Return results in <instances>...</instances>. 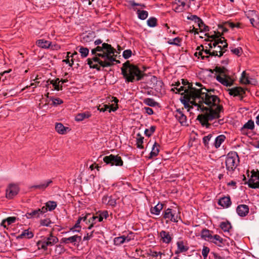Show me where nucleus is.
Instances as JSON below:
<instances>
[{"label": "nucleus", "mask_w": 259, "mask_h": 259, "mask_svg": "<svg viewBox=\"0 0 259 259\" xmlns=\"http://www.w3.org/2000/svg\"><path fill=\"white\" fill-rule=\"evenodd\" d=\"M202 90V89H199L191 92L192 97L194 98L192 103L196 107V110L202 112L198 115L197 119L202 125L208 127L209 121L220 117L222 107L219 105L220 99L212 94L213 90L208 91L204 89L207 91L206 93Z\"/></svg>", "instance_id": "1"}, {"label": "nucleus", "mask_w": 259, "mask_h": 259, "mask_svg": "<svg viewBox=\"0 0 259 259\" xmlns=\"http://www.w3.org/2000/svg\"><path fill=\"white\" fill-rule=\"evenodd\" d=\"M102 42L100 39L95 41V45L98 46L91 50L92 55L94 56L87 59L90 67L98 71L101 70V67L112 66L114 62L117 61L115 55L116 50L111 45L105 42L101 46H99Z\"/></svg>", "instance_id": "2"}, {"label": "nucleus", "mask_w": 259, "mask_h": 259, "mask_svg": "<svg viewBox=\"0 0 259 259\" xmlns=\"http://www.w3.org/2000/svg\"><path fill=\"white\" fill-rule=\"evenodd\" d=\"M122 74L126 82H134L142 79L144 74L137 66L131 64L128 62L123 64Z\"/></svg>", "instance_id": "3"}, {"label": "nucleus", "mask_w": 259, "mask_h": 259, "mask_svg": "<svg viewBox=\"0 0 259 259\" xmlns=\"http://www.w3.org/2000/svg\"><path fill=\"white\" fill-rule=\"evenodd\" d=\"M218 74L216 75L217 80L224 85L230 87L233 84L234 79L232 78L230 72L224 66L217 67L215 69Z\"/></svg>", "instance_id": "4"}, {"label": "nucleus", "mask_w": 259, "mask_h": 259, "mask_svg": "<svg viewBox=\"0 0 259 259\" xmlns=\"http://www.w3.org/2000/svg\"><path fill=\"white\" fill-rule=\"evenodd\" d=\"M212 41V42L208 44L209 49L207 50L205 49V50L204 51L205 54L206 55L209 54V57L218 56L220 57L223 56L226 50H224L222 48V46L218 45L217 42L213 41Z\"/></svg>", "instance_id": "5"}, {"label": "nucleus", "mask_w": 259, "mask_h": 259, "mask_svg": "<svg viewBox=\"0 0 259 259\" xmlns=\"http://www.w3.org/2000/svg\"><path fill=\"white\" fill-rule=\"evenodd\" d=\"M239 162V157L236 152L229 153L226 159L227 169L229 171H234L238 165Z\"/></svg>", "instance_id": "6"}, {"label": "nucleus", "mask_w": 259, "mask_h": 259, "mask_svg": "<svg viewBox=\"0 0 259 259\" xmlns=\"http://www.w3.org/2000/svg\"><path fill=\"white\" fill-rule=\"evenodd\" d=\"M104 162L110 166H121L123 165V162L120 156L116 155L110 154L105 156L103 158Z\"/></svg>", "instance_id": "7"}, {"label": "nucleus", "mask_w": 259, "mask_h": 259, "mask_svg": "<svg viewBox=\"0 0 259 259\" xmlns=\"http://www.w3.org/2000/svg\"><path fill=\"white\" fill-rule=\"evenodd\" d=\"M163 218L171 222L177 223L180 219V212L177 209H166L163 213Z\"/></svg>", "instance_id": "8"}, {"label": "nucleus", "mask_w": 259, "mask_h": 259, "mask_svg": "<svg viewBox=\"0 0 259 259\" xmlns=\"http://www.w3.org/2000/svg\"><path fill=\"white\" fill-rule=\"evenodd\" d=\"M112 100L111 101L114 102L115 106L114 104H112L110 106L106 104L100 105L98 108V110L101 112H105L108 110L109 112H111L112 111H116L118 108L117 103L118 102V100L115 97H112Z\"/></svg>", "instance_id": "9"}, {"label": "nucleus", "mask_w": 259, "mask_h": 259, "mask_svg": "<svg viewBox=\"0 0 259 259\" xmlns=\"http://www.w3.org/2000/svg\"><path fill=\"white\" fill-rule=\"evenodd\" d=\"M19 191V188L16 184H10L6 190V197L8 199H12L16 196Z\"/></svg>", "instance_id": "10"}, {"label": "nucleus", "mask_w": 259, "mask_h": 259, "mask_svg": "<svg viewBox=\"0 0 259 259\" xmlns=\"http://www.w3.org/2000/svg\"><path fill=\"white\" fill-rule=\"evenodd\" d=\"M251 178L248 182V186L251 188H259V171H252Z\"/></svg>", "instance_id": "11"}, {"label": "nucleus", "mask_w": 259, "mask_h": 259, "mask_svg": "<svg viewBox=\"0 0 259 259\" xmlns=\"http://www.w3.org/2000/svg\"><path fill=\"white\" fill-rule=\"evenodd\" d=\"M193 91V90L190 91V95L186 97L184 96L186 99H184L181 100V102L184 105L185 108L188 109V111H190V108H195L196 110V107L192 103V102L194 101V98L192 97L191 95V92H192Z\"/></svg>", "instance_id": "12"}, {"label": "nucleus", "mask_w": 259, "mask_h": 259, "mask_svg": "<svg viewBox=\"0 0 259 259\" xmlns=\"http://www.w3.org/2000/svg\"><path fill=\"white\" fill-rule=\"evenodd\" d=\"M229 94L231 96H239L240 100L243 98V95L245 94V90L241 87H235L228 90Z\"/></svg>", "instance_id": "13"}, {"label": "nucleus", "mask_w": 259, "mask_h": 259, "mask_svg": "<svg viewBox=\"0 0 259 259\" xmlns=\"http://www.w3.org/2000/svg\"><path fill=\"white\" fill-rule=\"evenodd\" d=\"M197 90V89H195L194 88H191L189 89V85L187 87H184L183 85H180L179 87H175L171 89L174 92L176 91V93H179L181 95H183L184 93H186V95L185 96H187L190 95V93L191 90Z\"/></svg>", "instance_id": "14"}, {"label": "nucleus", "mask_w": 259, "mask_h": 259, "mask_svg": "<svg viewBox=\"0 0 259 259\" xmlns=\"http://www.w3.org/2000/svg\"><path fill=\"white\" fill-rule=\"evenodd\" d=\"M52 183L53 181L51 179H47L41 182L39 184L31 186L30 188L44 191Z\"/></svg>", "instance_id": "15"}, {"label": "nucleus", "mask_w": 259, "mask_h": 259, "mask_svg": "<svg viewBox=\"0 0 259 259\" xmlns=\"http://www.w3.org/2000/svg\"><path fill=\"white\" fill-rule=\"evenodd\" d=\"M132 236H125L122 235L119 237H117L114 239V244L115 245H120L124 243H127L133 239Z\"/></svg>", "instance_id": "16"}, {"label": "nucleus", "mask_w": 259, "mask_h": 259, "mask_svg": "<svg viewBox=\"0 0 259 259\" xmlns=\"http://www.w3.org/2000/svg\"><path fill=\"white\" fill-rule=\"evenodd\" d=\"M175 116L183 125L187 124V117L181 109H177L175 112Z\"/></svg>", "instance_id": "17"}, {"label": "nucleus", "mask_w": 259, "mask_h": 259, "mask_svg": "<svg viewBox=\"0 0 259 259\" xmlns=\"http://www.w3.org/2000/svg\"><path fill=\"white\" fill-rule=\"evenodd\" d=\"M236 211L238 215L241 217H244L247 215L248 213L249 207L247 205L240 204L237 206Z\"/></svg>", "instance_id": "18"}, {"label": "nucleus", "mask_w": 259, "mask_h": 259, "mask_svg": "<svg viewBox=\"0 0 259 259\" xmlns=\"http://www.w3.org/2000/svg\"><path fill=\"white\" fill-rule=\"evenodd\" d=\"M159 236L162 241L166 244L169 243L172 239V235L168 232L164 230L159 233Z\"/></svg>", "instance_id": "19"}, {"label": "nucleus", "mask_w": 259, "mask_h": 259, "mask_svg": "<svg viewBox=\"0 0 259 259\" xmlns=\"http://www.w3.org/2000/svg\"><path fill=\"white\" fill-rule=\"evenodd\" d=\"M176 244L177 245V249L175 251V254L184 253L187 251L189 249V247L185 245L183 241H178Z\"/></svg>", "instance_id": "20"}, {"label": "nucleus", "mask_w": 259, "mask_h": 259, "mask_svg": "<svg viewBox=\"0 0 259 259\" xmlns=\"http://www.w3.org/2000/svg\"><path fill=\"white\" fill-rule=\"evenodd\" d=\"M254 127V122L251 120H249L241 128L240 131L242 134L245 135L247 134L248 130H253Z\"/></svg>", "instance_id": "21"}, {"label": "nucleus", "mask_w": 259, "mask_h": 259, "mask_svg": "<svg viewBox=\"0 0 259 259\" xmlns=\"http://www.w3.org/2000/svg\"><path fill=\"white\" fill-rule=\"evenodd\" d=\"M197 50L198 51V52H196L194 54V55L196 57H198V58L200 57L202 60L207 59L210 57L209 55L204 56L203 54H205L204 51L205 49H204V47L202 45L198 47Z\"/></svg>", "instance_id": "22"}, {"label": "nucleus", "mask_w": 259, "mask_h": 259, "mask_svg": "<svg viewBox=\"0 0 259 259\" xmlns=\"http://www.w3.org/2000/svg\"><path fill=\"white\" fill-rule=\"evenodd\" d=\"M37 245L39 249H42L45 250H47L48 246H53L52 244L47 240L46 237H45L42 240L38 241L37 243Z\"/></svg>", "instance_id": "23"}, {"label": "nucleus", "mask_w": 259, "mask_h": 259, "mask_svg": "<svg viewBox=\"0 0 259 259\" xmlns=\"http://www.w3.org/2000/svg\"><path fill=\"white\" fill-rule=\"evenodd\" d=\"M211 38L213 39V41L217 42L218 45L222 46V48L224 50H226V48L228 47V44L226 42V40L224 38L223 40H222L221 38H219V36H217L216 35H212Z\"/></svg>", "instance_id": "24"}, {"label": "nucleus", "mask_w": 259, "mask_h": 259, "mask_svg": "<svg viewBox=\"0 0 259 259\" xmlns=\"http://www.w3.org/2000/svg\"><path fill=\"white\" fill-rule=\"evenodd\" d=\"M102 202L106 205L114 206L116 204V200L111 196H104L102 198Z\"/></svg>", "instance_id": "25"}, {"label": "nucleus", "mask_w": 259, "mask_h": 259, "mask_svg": "<svg viewBox=\"0 0 259 259\" xmlns=\"http://www.w3.org/2000/svg\"><path fill=\"white\" fill-rule=\"evenodd\" d=\"M92 114L89 111H85L77 114L75 116V120L81 121L85 119L89 118L91 116Z\"/></svg>", "instance_id": "26"}, {"label": "nucleus", "mask_w": 259, "mask_h": 259, "mask_svg": "<svg viewBox=\"0 0 259 259\" xmlns=\"http://www.w3.org/2000/svg\"><path fill=\"white\" fill-rule=\"evenodd\" d=\"M34 235L31 231L29 229L24 230L22 233L17 237L18 239H31L33 237Z\"/></svg>", "instance_id": "27"}, {"label": "nucleus", "mask_w": 259, "mask_h": 259, "mask_svg": "<svg viewBox=\"0 0 259 259\" xmlns=\"http://www.w3.org/2000/svg\"><path fill=\"white\" fill-rule=\"evenodd\" d=\"M218 204L224 207H229L231 204V201L230 197H224L221 198L219 200Z\"/></svg>", "instance_id": "28"}, {"label": "nucleus", "mask_w": 259, "mask_h": 259, "mask_svg": "<svg viewBox=\"0 0 259 259\" xmlns=\"http://www.w3.org/2000/svg\"><path fill=\"white\" fill-rule=\"evenodd\" d=\"M251 13L254 14V16L249 18V21L253 27L259 28V15L255 12L252 11Z\"/></svg>", "instance_id": "29"}, {"label": "nucleus", "mask_w": 259, "mask_h": 259, "mask_svg": "<svg viewBox=\"0 0 259 259\" xmlns=\"http://www.w3.org/2000/svg\"><path fill=\"white\" fill-rule=\"evenodd\" d=\"M51 42L45 40V39H39L36 41V45L38 47L43 49H48L51 46Z\"/></svg>", "instance_id": "30"}, {"label": "nucleus", "mask_w": 259, "mask_h": 259, "mask_svg": "<svg viewBox=\"0 0 259 259\" xmlns=\"http://www.w3.org/2000/svg\"><path fill=\"white\" fill-rule=\"evenodd\" d=\"M208 241L213 243L217 245L221 246V244L223 242V239L218 235H214L208 239Z\"/></svg>", "instance_id": "31"}, {"label": "nucleus", "mask_w": 259, "mask_h": 259, "mask_svg": "<svg viewBox=\"0 0 259 259\" xmlns=\"http://www.w3.org/2000/svg\"><path fill=\"white\" fill-rule=\"evenodd\" d=\"M40 215V210H38V209L31 210L26 213V217L28 219L39 218Z\"/></svg>", "instance_id": "32"}, {"label": "nucleus", "mask_w": 259, "mask_h": 259, "mask_svg": "<svg viewBox=\"0 0 259 259\" xmlns=\"http://www.w3.org/2000/svg\"><path fill=\"white\" fill-rule=\"evenodd\" d=\"M16 218L15 217H8L7 219L3 220L1 223V226L4 228H6L7 226H9L15 222Z\"/></svg>", "instance_id": "33"}, {"label": "nucleus", "mask_w": 259, "mask_h": 259, "mask_svg": "<svg viewBox=\"0 0 259 259\" xmlns=\"http://www.w3.org/2000/svg\"><path fill=\"white\" fill-rule=\"evenodd\" d=\"M225 139L226 137L223 135H221L217 137L213 143L214 147L216 148H219L221 144L224 142Z\"/></svg>", "instance_id": "34"}, {"label": "nucleus", "mask_w": 259, "mask_h": 259, "mask_svg": "<svg viewBox=\"0 0 259 259\" xmlns=\"http://www.w3.org/2000/svg\"><path fill=\"white\" fill-rule=\"evenodd\" d=\"M162 208L163 204L162 203H158L154 207L151 208L150 212L153 214L159 215Z\"/></svg>", "instance_id": "35"}, {"label": "nucleus", "mask_w": 259, "mask_h": 259, "mask_svg": "<svg viewBox=\"0 0 259 259\" xmlns=\"http://www.w3.org/2000/svg\"><path fill=\"white\" fill-rule=\"evenodd\" d=\"M55 129L59 134L63 135L66 133V130L68 129V127L64 126L61 123H57L56 124Z\"/></svg>", "instance_id": "36"}, {"label": "nucleus", "mask_w": 259, "mask_h": 259, "mask_svg": "<svg viewBox=\"0 0 259 259\" xmlns=\"http://www.w3.org/2000/svg\"><path fill=\"white\" fill-rule=\"evenodd\" d=\"M159 145L156 143H154L153 145L152 150L150 153V156L149 158L151 159L153 157L156 156L159 153V149H158Z\"/></svg>", "instance_id": "37"}, {"label": "nucleus", "mask_w": 259, "mask_h": 259, "mask_svg": "<svg viewBox=\"0 0 259 259\" xmlns=\"http://www.w3.org/2000/svg\"><path fill=\"white\" fill-rule=\"evenodd\" d=\"M212 236L211 232L207 229H203L201 231V237L206 241H208V239L211 238Z\"/></svg>", "instance_id": "38"}, {"label": "nucleus", "mask_w": 259, "mask_h": 259, "mask_svg": "<svg viewBox=\"0 0 259 259\" xmlns=\"http://www.w3.org/2000/svg\"><path fill=\"white\" fill-rule=\"evenodd\" d=\"M185 5L186 3L185 2H181V5H178V4L176 3L173 5V9L175 12L180 13L184 11Z\"/></svg>", "instance_id": "39"}, {"label": "nucleus", "mask_w": 259, "mask_h": 259, "mask_svg": "<svg viewBox=\"0 0 259 259\" xmlns=\"http://www.w3.org/2000/svg\"><path fill=\"white\" fill-rule=\"evenodd\" d=\"M77 49L78 52L80 53L82 58L87 57L89 53V50L87 48H84L82 46H79Z\"/></svg>", "instance_id": "40"}, {"label": "nucleus", "mask_w": 259, "mask_h": 259, "mask_svg": "<svg viewBox=\"0 0 259 259\" xmlns=\"http://www.w3.org/2000/svg\"><path fill=\"white\" fill-rule=\"evenodd\" d=\"M137 14L138 18L141 20L146 19L148 16V13L146 11L144 10H137Z\"/></svg>", "instance_id": "41"}, {"label": "nucleus", "mask_w": 259, "mask_h": 259, "mask_svg": "<svg viewBox=\"0 0 259 259\" xmlns=\"http://www.w3.org/2000/svg\"><path fill=\"white\" fill-rule=\"evenodd\" d=\"M99 219L98 216H91L90 214V217L89 218V223H91V225L88 227V229L91 230L93 227L94 225L97 222H98V220Z\"/></svg>", "instance_id": "42"}, {"label": "nucleus", "mask_w": 259, "mask_h": 259, "mask_svg": "<svg viewBox=\"0 0 259 259\" xmlns=\"http://www.w3.org/2000/svg\"><path fill=\"white\" fill-rule=\"evenodd\" d=\"M57 203L54 201H49L46 203V206L47 207L49 211L54 210L57 207Z\"/></svg>", "instance_id": "43"}, {"label": "nucleus", "mask_w": 259, "mask_h": 259, "mask_svg": "<svg viewBox=\"0 0 259 259\" xmlns=\"http://www.w3.org/2000/svg\"><path fill=\"white\" fill-rule=\"evenodd\" d=\"M144 103L147 106L151 107H155L157 105V103L152 98H146L144 100Z\"/></svg>", "instance_id": "44"}, {"label": "nucleus", "mask_w": 259, "mask_h": 259, "mask_svg": "<svg viewBox=\"0 0 259 259\" xmlns=\"http://www.w3.org/2000/svg\"><path fill=\"white\" fill-rule=\"evenodd\" d=\"M220 227L224 232H229L230 229H231L232 226L230 223L227 222L221 223Z\"/></svg>", "instance_id": "45"}, {"label": "nucleus", "mask_w": 259, "mask_h": 259, "mask_svg": "<svg viewBox=\"0 0 259 259\" xmlns=\"http://www.w3.org/2000/svg\"><path fill=\"white\" fill-rule=\"evenodd\" d=\"M46 238L49 243L50 242L52 245H54L59 241L58 238L57 237L53 236L52 233L50 234L49 236L46 237Z\"/></svg>", "instance_id": "46"}, {"label": "nucleus", "mask_w": 259, "mask_h": 259, "mask_svg": "<svg viewBox=\"0 0 259 259\" xmlns=\"http://www.w3.org/2000/svg\"><path fill=\"white\" fill-rule=\"evenodd\" d=\"M68 238L69 243H75V242L79 243L81 240V237L78 235H74L69 237Z\"/></svg>", "instance_id": "47"}, {"label": "nucleus", "mask_w": 259, "mask_h": 259, "mask_svg": "<svg viewBox=\"0 0 259 259\" xmlns=\"http://www.w3.org/2000/svg\"><path fill=\"white\" fill-rule=\"evenodd\" d=\"M196 24H197L201 31H206L208 30V27L204 24L203 21L200 18V21H198Z\"/></svg>", "instance_id": "48"}, {"label": "nucleus", "mask_w": 259, "mask_h": 259, "mask_svg": "<svg viewBox=\"0 0 259 259\" xmlns=\"http://www.w3.org/2000/svg\"><path fill=\"white\" fill-rule=\"evenodd\" d=\"M137 136V146L140 149H142L143 148L142 144L143 143L144 137H143L140 134H138Z\"/></svg>", "instance_id": "49"}, {"label": "nucleus", "mask_w": 259, "mask_h": 259, "mask_svg": "<svg viewBox=\"0 0 259 259\" xmlns=\"http://www.w3.org/2000/svg\"><path fill=\"white\" fill-rule=\"evenodd\" d=\"M152 79L154 81H156L155 90L157 91H160L163 84L162 81L160 80H158L157 78L155 76H153Z\"/></svg>", "instance_id": "50"}, {"label": "nucleus", "mask_w": 259, "mask_h": 259, "mask_svg": "<svg viewBox=\"0 0 259 259\" xmlns=\"http://www.w3.org/2000/svg\"><path fill=\"white\" fill-rule=\"evenodd\" d=\"M240 81L241 83L246 84H249L250 83L248 77L246 76V74L245 71H243L241 74Z\"/></svg>", "instance_id": "51"}, {"label": "nucleus", "mask_w": 259, "mask_h": 259, "mask_svg": "<svg viewBox=\"0 0 259 259\" xmlns=\"http://www.w3.org/2000/svg\"><path fill=\"white\" fill-rule=\"evenodd\" d=\"M147 23L149 27H155L157 25V19L154 17H150L148 19Z\"/></svg>", "instance_id": "52"}, {"label": "nucleus", "mask_w": 259, "mask_h": 259, "mask_svg": "<svg viewBox=\"0 0 259 259\" xmlns=\"http://www.w3.org/2000/svg\"><path fill=\"white\" fill-rule=\"evenodd\" d=\"M156 127L155 126H151L149 128L145 129L144 133L147 137H150L155 132Z\"/></svg>", "instance_id": "53"}, {"label": "nucleus", "mask_w": 259, "mask_h": 259, "mask_svg": "<svg viewBox=\"0 0 259 259\" xmlns=\"http://www.w3.org/2000/svg\"><path fill=\"white\" fill-rule=\"evenodd\" d=\"M108 217V212L107 210L103 211L101 212L99 215L98 216L99 219L98 220V222H102L103 219H106Z\"/></svg>", "instance_id": "54"}, {"label": "nucleus", "mask_w": 259, "mask_h": 259, "mask_svg": "<svg viewBox=\"0 0 259 259\" xmlns=\"http://www.w3.org/2000/svg\"><path fill=\"white\" fill-rule=\"evenodd\" d=\"M181 42L180 39L179 37H176L174 39H170L168 42L170 45H176V46H180V43Z\"/></svg>", "instance_id": "55"}, {"label": "nucleus", "mask_w": 259, "mask_h": 259, "mask_svg": "<svg viewBox=\"0 0 259 259\" xmlns=\"http://www.w3.org/2000/svg\"><path fill=\"white\" fill-rule=\"evenodd\" d=\"M212 137V135L211 134H209L207 136H204L203 138V143L204 144L205 146L207 147L208 146L209 141L210 140Z\"/></svg>", "instance_id": "56"}, {"label": "nucleus", "mask_w": 259, "mask_h": 259, "mask_svg": "<svg viewBox=\"0 0 259 259\" xmlns=\"http://www.w3.org/2000/svg\"><path fill=\"white\" fill-rule=\"evenodd\" d=\"M55 252L58 254H60L64 252V249L63 246L62 245H56L55 249Z\"/></svg>", "instance_id": "57"}, {"label": "nucleus", "mask_w": 259, "mask_h": 259, "mask_svg": "<svg viewBox=\"0 0 259 259\" xmlns=\"http://www.w3.org/2000/svg\"><path fill=\"white\" fill-rule=\"evenodd\" d=\"M50 83L52 84L55 90L59 91L60 90L59 85V81L58 78L56 79L55 80H51Z\"/></svg>", "instance_id": "58"}, {"label": "nucleus", "mask_w": 259, "mask_h": 259, "mask_svg": "<svg viewBox=\"0 0 259 259\" xmlns=\"http://www.w3.org/2000/svg\"><path fill=\"white\" fill-rule=\"evenodd\" d=\"M132 52L131 50L127 49L123 52L122 56L125 59H128L131 57Z\"/></svg>", "instance_id": "59"}, {"label": "nucleus", "mask_w": 259, "mask_h": 259, "mask_svg": "<svg viewBox=\"0 0 259 259\" xmlns=\"http://www.w3.org/2000/svg\"><path fill=\"white\" fill-rule=\"evenodd\" d=\"M52 223L51 221L49 219L41 220L40 222V224L43 226H50V225Z\"/></svg>", "instance_id": "60"}, {"label": "nucleus", "mask_w": 259, "mask_h": 259, "mask_svg": "<svg viewBox=\"0 0 259 259\" xmlns=\"http://www.w3.org/2000/svg\"><path fill=\"white\" fill-rule=\"evenodd\" d=\"M209 250V248L208 247L205 246H203L202 250V255L204 258L207 257Z\"/></svg>", "instance_id": "61"}, {"label": "nucleus", "mask_w": 259, "mask_h": 259, "mask_svg": "<svg viewBox=\"0 0 259 259\" xmlns=\"http://www.w3.org/2000/svg\"><path fill=\"white\" fill-rule=\"evenodd\" d=\"M231 51L233 54L238 56H240L242 52V50L241 48L232 49L231 50Z\"/></svg>", "instance_id": "62"}, {"label": "nucleus", "mask_w": 259, "mask_h": 259, "mask_svg": "<svg viewBox=\"0 0 259 259\" xmlns=\"http://www.w3.org/2000/svg\"><path fill=\"white\" fill-rule=\"evenodd\" d=\"M187 19L188 20H192L194 21L195 23L197 22L198 21H200V18L197 17L196 15H190L187 17Z\"/></svg>", "instance_id": "63"}, {"label": "nucleus", "mask_w": 259, "mask_h": 259, "mask_svg": "<svg viewBox=\"0 0 259 259\" xmlns=\"http://www.w3.org/2000/svg\"><path fill=\"white\" fill-rule=\"evenodd\" d=\"M62 103V100L60 98L52 99V103L54 106L60 105Z\"/></svg>", "instance_id": "64"}]
</instances>
